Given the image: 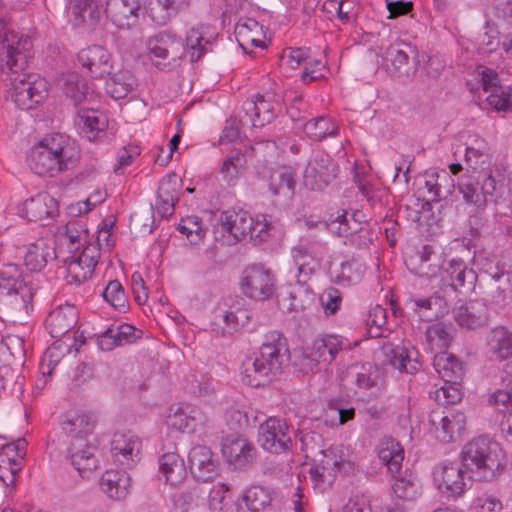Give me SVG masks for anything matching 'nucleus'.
<instances>
[{
  "label": "nucleus",
  "mask_w": 512,
  "mask_h": 512,
  "mask_svg": "<svg viewBox=\"0 0 512 512\" xmlns=\"http://www.w3.org/2000/svg\"><path fill=\"white\" fill-rule=\"evenodd\" d=\"M79 157L76 141L57 131L34 142L27 154V164L35 174L53 178L73 168Z\"/></svg>",
  "instance_id": "1"
},
{
  "label": "nucleus",
  "mask_w": 512,
  "mask_h": 512,
  "mask_svg": "<svg viewBox=\"0 0 512 512\" xmlns=\"http://www.w3.org/2000/svg\"><path fill=\"white\" fill-rule=\"evenodd\" d=\"M288 360L286 338L278 331L269 332L265 335L259 355L243 361L242 382L253 387L264 386L281 372Z\"/></svg>",
  "instance_id": "2"
},
{
  "label": "nucleus",
  "mask_w": 512,
  "mask_h": 512,
  "mask_svg": "<svg viewBox=\"0 0 512 512\" xmlns=\"http://www.w3.org/2000/svg\"><path fill=\"white\" fill-rule=\"evenodd\" d=\"M461 460L466 472L478 480H492L503 466L499 445L482 436L472 439L463 447Z\"/></svg>",
  "instance_id": "3"
},
{
  "label": "nucleus",
  "mask_w": 512,
  "mask_h": 512,
  "mask_svg": "<svg viewBox=\"0 0 512 512\" xmlns=\"http://www.w3.org/2000/svg\"><path fill=\"white\" fill-rule=\"evenodd\" d=\"M485 161L480 165V175H463L458 181V189L467 205L475 211L483 210L489 202H497L504 194V178H496L492 171H486Z\"/></svg>",
  "instance_id": "4"
},
{
  "label": "nucleus",
  "mask_w": 512,
  "mask_h": 512,
  "mask_svg": "<svg viewBox=\"0 0 512 512\" xmlns=\"http://www.w3.org/2000/svg\"><path fill=\"white\" fill-rule=\"evenodd\" d=\"M30 41L12 28L9 9L0 0V71L19 70L26 63Z\"/></svg>",
  "instance_id": "5"
},
{
  "label": "nucleus",
  "mask_w": 512,
  "mask_h": 512,
  "mask_svg": "<svg viewBox=\"0 0 512 512\" xmlns=\"http://www.w3.org/2000/svg\"><path fill=\"white\" fill-rule=\"evenodd\" d=\"M25 64H27V62ZM25 67L26 65L19 70L7 69L0 71V73L11 72L15 75L10 79V97L19 109L30 110L47 98L48 83L37 74L19 73L24 70Z\"/></svg>",
  "instance_id": "6"
},
{
  "label": "nucleus",
  "mask_w": 512,
  "mask_h": 512,
  "mask_svg": "<svg viewBox=\"0 0 512 512\" xmlns=\"http://www.w3.org/2000/svg\"><path fill=\"white\" fill-rule=\"evenodd\" d=\"M478 75L480 81L477 84L482 86V92L478 98L482 105L496 112H512V93L501 86L497 72L493 69L482 67L478 70ZM468 85L472 93L479 90L478 85L475 87L470 82H468Z\"/></svg>",
  "instance_id": "7"
},
{
  "label": "nucleus",
  "mask_w": 512,
  "mask_h": 512,
  "mask_svg": "<svg viewBox=\"0 0 512 512\" xmlns=\"http://www.w3.org/2000/svg\"><path fill=\"white\" fill-rule=\"evenodd\" d=\"M275 117L273 106L263 95L257 94L254 98L243 102L231 118L229 128H263L272 123Z\"/></svg>",
  "instance_id": "8"
},
{
  "label": "nucleus",
  "mask_w": 512,
  "mask_h": 512,
  "mask_svg": "<svg viewBox=\"0 0 512 512\" xmlns=\"http://www.w3.org/2000/svg\"><path fill=\"white\" fill-rule=\"evenodd\" d=\"M385 60L393 77L409 79L417 71V51L405 41H395L385 52Z\"/></svg>",
  "instance_id": "9"
},
{
  "label": "nucleus",
  "mask_w": 512,
  "mask_h": 512,
  "mask_svg": "<svg viewBox=\"0 0 512 512\" xmlns=\"http://www.w3.org/2000/svg\"><path fill=\"white\" fill-rule=\"evenodd\" d=\"M242 290L247 297L254 300L270 299L276 291L275 275L264 266H249L244 271Z\"/></svg>",
  "instance_id": "10"
},
{
  "label": "nucleus",
  "mask_w": 512,
  "mask_h": 512,
  "mask_svg": "<svg viewBox=\"0 0 512 512\" xmlns=\"http://www.w3.org/2000/svg\"><path fill=\"white\" fill-rule=\"evenodd\" d=\"M430 432L443 442H455L460 438L466 426V415L461 412H450L445 414L443 411L434 410L429 415Z\"/></svg>",
  "instance_id": "11"
},
{
  "label": "nucleus",
  "mask_w": 512,
  "mask_h": 512,
  "mask_svg": "<svg viewBox=\"0 0 512 512\" xmlns=\"http://www.w3.org/2000/svg\"><path fill=\"white\" fill-rule=\"evenodd\" d=\"M338 165L327 155L315 154L304 171V185L310 190H323L338 174Z\"/></svg>",
  "instance_id": "12"
},
{
  "label": "nucleus",
  "mask_w": 512,
  "mask_h": 512,
  "mask_svg": "<svg viewBox=\"0 0 512 512\" xmlns=\"http://www.w3.org/2000/svg\"><path fill=\"white\" fill-rule=\"evenodd\" d=\"M258 442L265 450L272 453L288 450L292 443L289 425L283 419L268 418L259 427Z\"/></svg>",
  "instance_id": "13"
},
{
  "label": "nucleus",
  "mask_w": 512,
  "mask_h": 512,
  "mask_svg": "<svg viewBox=\"0 0 512 512\" xmlns=\"http://www.w3.org/2000/svg\"><path fill=\"white\" fill-rule=\"evenodd\" d=\"M222 229L229 232L235 241L244 239L247 235L253 237L257 231L256 237L262 238V233L269 228V224L254 222L253 218L246 211H225L220 217Z\"/></svg>",
  "instance_id": "14"
},
{
  "label": "nucleus",
  "mask_w": 512,
  "mask_h": 512,
  "mask_svg": "<svg viewBox=\"0 0 512 512\" xmlns=\"http://www.w3.org/2000/svg\"><path fill=\"white\" fill-rule=\"evenodd\" d=\"M32 282L19 285L18 291L6 296L3 302L5 317L13 322L23 324L32 310V301L36 292Z\"/></svg>",
  "instance_id": "15"
},
{
  "label": "nucleus",
  "mask_w": 512,
  "mask_h": 512,
  "mask_svg": "<svg viewBox=\"0 0 512 512\" xmlns=\"http://www.w3.org/2000/svg\"><path fill=\"white\" fill-rule=\"evenodd\" d=\"M141 441L131 432H116L111 441V454L115 462L133 467L140 460Z\"/></svg>",
  "instance_id": "16"
},
{
  "label": "nucleus",
  "mask_w": 512,
  "mask_h": 512,
  "mask_svg": "<svg viewBox=\"0 0 512 512\" xmlns=\"http://www.w3.org/2000/svg\"><path fill=\"white\" fill-rule=\"evenodd\" d=\"M318 266V260L306 245L298 244L291 249L289 273L293 275L299 285L304 286L316 272Z\"/></svg>",
  "instance_id": "17"
},
{
  "label": "nucleus",
  "mask_w": 512,
  "mask_h": 512,
  "mask_svg": "<svg viewBox=\"0 0 512 512\" xmlns=\"http://www.w3.org/2000/svg\"><path fill=\"white\" fill-rule=\"evenodd\" d=\"M207 422L208 417L205 412L188 403L179 406L167 419L169 427L187 433L196 431L198 428L205 426Z\"/></svg>",
  "instance_id": "18"
},
{
  "label": "nucleus",
  "mask_w": 512,
  "mask_h": 512,
  "mask_svg": "<svg viewBox=\"0 0 512 512\" xmlns=\"http://www.w3.org/2000/svg\"><path fill=\"white\" fill-rule=\"evenodd\" d=\"M444 262L442 253L435 251L430 245H425L421 251L410 257L408 265L419 276L441 278Z\"/></svg>",
  "instance_id": "19"
},
{
  "label": "nucleus",
  "mask_w": 512,
  "mask_h": 512,
  "mask_svg": "<svg viewBox=\"0 0 512 512\" xmlns=\"http://www.w3.org/2000/svg\"><path fill=\"white\" fill-rule=\"evenodd\" d=\"M188 461L192 475L199 481L212 480L218 473V462L207 446L193 447L189 452Z\"/></svg>",
  "instance_id": "20"
},
{
  "label": "nucleus",
  "mask_w": 512,
  "mask_h": 512,
  "mask_svg": "<svg viewBox=\"0 0 512 512\" xmlns=\"http://www.w3.org/2000/svg\"><path fill=\"white\" fill-rule=\"evenodd\" d=\"M466 473L457 464H445L435 472V481L442 492L460 496L472 478L471 475L466 477Z\"/></svg>",
  "instance_id": "21"
},
{
  "label": "nucleus",
  "mask_w": 512,
  "mask_h": 512,
  "mask_svg": "<svg viewBox=\"0 0 512 512\" xmlns=\"http://www.w3.org/2000/svg\"><path fill=\"white\" fill-rule=\"evenodd\" d=\"M23 211L28 220L49 225L58 215V202L48 193H41L26 200Z\"/></svg>",
  "instance_id": "22"
},
{
  "label": "nucleus",
  "mask_w": 512,
  "mask_h": 512,
  "mask_svg": "<svg viewBox=\"0 0 512 512\" xmlns=\"http://www.w3.org/2000/svg\"><path fill=\"white\" fill-rule=\"evenodd\" d=\"M141 0H107L105 13L119 28H130L138 22Z\"/></svg>",
  "instance_id": "23"
},
{
  "label": "nucleus",
  "mask_w": 512,
  "mask_h": 512,
  "mask_svg": "<svg viewBox=\"0 0 512 512\" xmlns=\"http://www.w3.org/2000/svg\"><path fill=\"white\" fill-rule=\"evenodd\" d=\"M222 454L228 463L241 469L252 463L255 456L253 445L245 438L231 435L224 439Z\"/></svg>",
  "instance_id": "24"
},
{
  "label": "nucleus",
  "mask_w": 512,
  "mask_h": 512,
  "mask_svg": "<svg viewBox=\"0 0 512 512\" xmlns=\"http://www.w3.org/2000/svg\"><path fill=\"white\" fill-rule=\"evenodd\" d=\"M454 319L461 328L467 330L484 327L489 321L488 307L482 301H470L454 309Z\"/></svg>",
  "instance_id": "25"
},
{
  "label": "nucleus",
  "mask_w": 512,
  "mask_h": 512,
  "mask_svg": "<svg viewBox=\"0 0 512 512\" xmlns=\"http://www.w3.org/2000/svg\"><path fill=\"white\" fill-rule=\"evenodd\" d=\"M78 60L94 78H103L110 74L112 70L110 53L99 45L81 50L78 54Z\"/></svg>",
  "instance_id": "26"
},
{
  "label": "nucleus",
  "mask_w": 512,
  "mask_h": 512,
  "mask_svg": "<svg viewBox=\"0 0 512 512\" xmlns=\"http://www.w3.org/2000/svg\"><path fill=\"white\" fill-rule=\"evenodd\" d=\"M345 339L339 335L326 334L317 337L309 348L307 357L317 363L330 364L342 351Z\"/></svg>",
  "instance_id": "27"
},
{
  "label": "nucleus",
  "mask_w": 512,
  "mask_h": 512,
  "mask_svg": "<svg viewBox=\"0 0 512 512\" xmlns=\"http://www.w3.org/2000/svg\"><path fill=\"white\" fill-rule=\"evenodd\" d=\"M68 452L71 464L81 475L97 468L96 447L89 443L87 438L76 437L71 441Z\"/></svg>",
  "instance_id": "28"
},
{
  "label": "nucleus",
  "mask_w": 512,
  "mask_h": 512,
  "mask_svg": "<svg viewBox=\"0 0 512 512\" xmlns=\"http://www.w3.org/2000/svg\"><path fill=\"white\" fill-rule=\"evenodd\" d=\"M100 486L109 498L123 500L129 494L131 479L125 471L107 470L101 477Z\"/></svg>",
  "instance_id": "29"
},
{
  "label": "nucleus",
  "mask_w": 512,
  "mask_h": 512,
  "mask_svg": "<svg viewBox=\"0 0 512 512\" xmlns=\"http://www.w3.org/2000/svg\"><path fill=\"white\" fill-rule=\"evenodd\" d=\"M77 323V312L71 305L59 306L51 311L46 319V326L53 338L68 333Z\"/></svg>",
  "instance_id": "30"
},
{
  "label": "nucleus",
  "mask_w": 512,
  "mask_h": 512,
  "mask_svg": "<svg viewBox=\"0 0 512 512\" xmlns=\"http://www.w3.org/2000/svg\"><path fill=\"white\" fill-rule=\"evenodd\" d=\"M56 257L52 242L45 238L37 239L31 243L24 256V264L30 271H40Z\"/></svg>",
  "instance_id": "31"
},
{
  "label": "nucleus",
  "mask_w": 512,
  "mask_h": 512,
  "mask_svg": "<svg viewBox=\"0 0 512 512\" xmlns=\"http://www.w3.org/2000/svg\"><path fill=\"white\" fill-rule=\"evenodd\" d=\"M66 13L73 26L79 27L99 18L100 9L97 0H68Z\"/></svg>",
  "instance_id": "32"
},
{
  "label": "nucleus",
  "mask_w": 512,
  "mask_h": 512,
  "mask_svg": "<svg viewBox=\"0 0 512 512\" xmlns=\"http://www.w3.org/2000/svg\"><path fill=\"white\" fill-rule=\"evenodd\" d=\"M378 457L394 477L400 474L404 449L398 441L391 437L383 438L378 446Z\"/></svg>",
  "instance_id": "33"
},
{
  "label": "nucleus",
  "mask_w": 512,
  "mask_h": 512,
  "mask_svg": "<svg viewBox=\"0 0 512 512\" xmlns=\"http://www.w3.org/2000/svg\"><path fill=\"white\" fill-rule=\"evenodd\" d=\"M60 87L65 97L74 105L82 103L92 92L87 79L76 72L64 74L60 80Z\"/></svg>",
  "instance_id": "34"
},
{
  "label": "nucleus",
  "mask_w": 512,
  "mask_h": 512,
  "mask_svg": "<svg viewBox=\"0 0 512 512\" xmlns=\"http://www.w3.org/2000/svg\"><path fill=\"white\" fill-rule=\"evenodd\" d=\"M476 279L473 270L468 269L462 261H451L441 272L440 281L444 286H451L454 290H459L466 284L472 285Z\"/></svg>",
  "instance_id": "35"
},
{
  "label": "nucleus",
  "mask_w": 512,
  "mask_h": 512,
  "mask_svg": "<svg viewBox=\"0 0 512 512\" xmlns=\"http://www.w3.org/2000/svg\"><path fill=\"white\" fill-rule=\"evenodd\" d=\"M235 34L239 45L247 51L250 47L264 48L263 27L255 19L241 20L235 28Z\"/></svg>",
  "instance_id": "36"
},
{
  "label": "nucleus",
  "mask_w": 512,
  "mask_h": 512,
  "mask_svg": "<svg viewBox=\"0 0 512 512\" xmlns=\"http://www.w3.org/2000/svg\"><path fill=\"white\" fill-rule=\"evenodd\" d=\"M486 344L489 353L500 361L512 356V333L503 326L495 327L488 333Z\"/></svg>",
  "instance_id": "37"
},
{
  "label": "nucleus",
  "mask_w": 512,
  "mask_h": 512,
  "mask_svg": "<svg viewBox=\"0 0 512 512\" xmlns=\"http://www.w3.org/2000/svg\"><path fill=\"white\" fill-rule=\"evenodd\" d=\"M381 350L387 362L395 369L406 373H414L418 370V362L411 359L404 346L386 342L382 345Z\"/></svg>",
  "instance_id": "38"
},
{
  "label": "nucleus",
  "mask_w": 512,
  "mask_h": 512,
  "mask_svg": "<svg viewBox=\"0 0 512 512\" xmlns=\"http://www.w3.org/2000/svg\"><path fill=\"white\" fill-rule=\"evenodd\" d=\"M182 47L180 39L169 32L158 33L147 41V49L151 58L164 60L171 52H179Z\"/></svg>",
  "instance_id": "39"
},
{
  "label": "nucleus",
  "mask_w": 512,
  "mask_h": 512,
  "mask_svg": "<svg viewBox=\"0 0 512 512\" xmlns=\"http://www.w3.org/2000/svg\"><path fill=\"white\" fill-rule=\"evenodd\" d=\"M160 472L167 483L175 486L181 483L187 476L184 461L174 452L163 454L159 461Z\"/></svg>",
  "instance_id": "40"
},
{
  "label": "nucleus",
  "mask_w": 512,
  "mask_h": 512,
  "mask_svg": "<svg viewBox=\"0 0 512 512\" xmlns=\"http://www.w3.org/2000/svg\"><path fill=\"white\" fill-rule=\"evenodd\" d=\"M433 365L444 382L461 380L464 374L461 362L445 351L435 355Z\"/></svg>",
  "instance_id": "41"
},
{
  "label": "nucleus",
  "mask_w": 512,
  "mask_h": 512,
  "mask_svg": "<svg viewBox=\"0 0 512 512\" xmlns=\"http://www.w3.org/2000/svg\"><path fill=\"white\" fill-rule=\"evenodd\" d=\"M136 85L134 75L128 70H123L115 73L106 81V92L113 99L119 100L131 93Z\"/></svg>",
  "instance_id": "42"
},
{
  "label": "nucleus",
  "mask_w": 512,
  "mask_h": 512,
  "mask_svg": "<svg viewBox=\"0 0 512 512\" xmlns=\"http://www.w3.org/2000/svg\"><path fill=\"white\" fill-rule=\"evenodd\" d=\"M270 189L274 195L291 198L295 189L294 172L290 167L275 170L270 177Z\"/></svg>",
  "instance_id": "43"
},
{
  "label": "nucleus",
  "mask_w": 512,
  "mask_h": 512,
  "mask_svg": "<svg viewBox=\"0 0 512 512\" xmlns=\"http://www.w3.org/2000/svg\"><path fill=\"white\" fill-rule=\"evenodd\" d=\"M356 386L360 389H372L377 387L381 381V373L379 369L371 364L352 365L350 368Z\"/></svg>",
  "instance_id": "44"
},
{
  "label": "nucleus",
  "mask_w": 512,
  "mask_h": 512,
  "mask_svg": "<svg viewBox=\"0 0 512 512\" xmlns=\"http://www.w3.org/2000/svg\"><path fill=\"white\" fill-rule=\"evenodd\" d=\"M31 282L22 274L17 265L9 264L0 268V297H6L18 291L19 285Z\"/></svg>",
  "instance_id": "45"
},
{
  "label": "nucleus",
  "mask_w": 512,
  "mask_h": 512,
  "mask_svg": "<svg viewBox=\"0 0 512 512\" xmlns=\"http://www.w3.org/2000/svg\"><path fill=\"white\" fill-rule=\"evenodd\" d=\"M94 426V420L88 415L66 416V419L62 422L63 430L72 437V440L76 437L86 438L87 435L92 433Z\"/></svg>",
  "instance_id": "46"
},
{
  "label": "nucleus",
  "mask_w": 512,
  "mask_h": 512,
  "mask_svg": "<svg viewBox=\"0 0 512 512\" xmlns=\"http://www.w3.org/2000/svg\"><path fill=\"white\" fill-rule=\"evenodd\" d=\"M325 9L328 7L336 11L338 20L346 25L353 23L359 14L360 2L359 0H327L323 6Z\"/></svg>",
  "instance_id": "47"
},
{
  "label": "nucleus",
  "mask_w": 512,
  "mask_h": 512,
  "mask_svg": "<svg viewBox=\"0 0 512 512\" xmlns=\"http://www.w3.org/2000/svg\"><path fill=\"white\" fill-rule=\"evenodd\" d=\"M225 483L213 485L209 493V506L215 512H232L233 500Z\"/></svg>",
  "instance_id": "48"
},
{
  "label": "nucleus",
  "mask_w": 512,
  "mask_h": 512,
  "mask_svg": "<svg viewBox=\"0 0 512 512\" xmlns=\"http://www.w3.org/2000/svg\"><path fill=\"white\" fill-rule=\"evenodd\" d=\"M178 13V4L175 0H155L149 9V15L158 25L167 24Z\"/></svg>",
  "instance_id": "49"
},
{
  "label": "nucleus",
  "mask_w": 512,
  "mask_h": 512,
  "mask_svg": "<svg viewBox=\"0 0 512 512\" xmlns=\"http://www.w3.org/2000/svg\"><path fill=\"white\" fill-rule=\"evenodd\" d=\"M243 500L251 512H260L270 505L271 495L262 486H251L244 493Z\"/></svg>",
  "instance_id": "50"
},
{
  "label": "nucleus",
  "mask_w": 512,
  "mask_h": 512,
  "mask_svg": "<svg viewBox=\"0 0 512 512\" xmlns=\"http://www.w3.org/2000/svg\"><path fill=\"white\" fill-rule=\"evenodd\" d=\"M426 340L430 345L431 350H439L443 352L446 350L452 340L450 330L442 323H436L429 326L426 330Z\"/></svg>",
  "instance_id": "51"
},
{
  "label": "nucleus",
  "mask_w": 512,
  "mask_h": 512,
  "mask_svg": "<svg viewBox=\"0 0 512 512\" xmlns=\"http://www.w3.org/2000/svg\"><path fill=\"white\" fill-rule=\"evenodd\" d=\"M461 380L444 382V385L430 392V396L441 405H450L459 402L463 393L461 390Z\"/></svg>",
  "instance_id": "52"
},
{
  "label": "nucleus",
  "mask_w": 512,
  "mask_h": 512,
  "mask_svg": "<svg viewBox=\"0 0 512 512\" xmlns=\"http://www.w3.org/2000/svg\"><path fill=\"white\" fill-rule=\"evenodd\" d=\"M321 458L318 460L317 465L324 470L329 471L336 475L342 467L349 464L342 455V449L339 446H332L327 450L320 452Z\"/></svg>",
  "instance_id": "53"
},
{
  "label": "nucleus",
  "mask_w": 512,
  "mask_h": 512,
  "mask_svg": "<svg viewBox=\"0 0 512 512\" xmlns=\"http://www.w3.org/2000/svg\"><path fill=\"white\" fill-rule=\"evenodd\" d=\"M63 237L68 243L70 252H77L82 243L87 240V230L81 221L72 220L66 224Z\"/></svg>",
  "instance_id": "54"
},
{
  "label": "nucleus",
  "mask_w": 512,
  "mask_h": 512,
  "mask_svg": "<svg viewBox=\"0 0 512 512\" xmlns=\"http://www.w3.org/2000/svg\"><path fill=\"white\" fill-rule=\"evenodd\" d=\"M104 300L119 311H125L128 306L127 297L121 283L117 280H112L108 283L102 292Z\"/></svg>",
  "instance_id": "55"
},
{
  "label": "nucleus",
  "mask_w": 512,
  "mask_h": 512,
  "mask_svg": "<svg viewBox=\"0 0 512 512\" xmlns=\"http://www.w3.org/2000/svg\"><path fill=\"white\" fill-rule=\"evenodd\" d=\"M105 125L106 116L94 109H80L74 118V126L77 128H97Z\"/></svg>",
  "instance_id": "56"
},
{
  "label": "nucleus",
  "mask_w": 512,
  "mask_h": 512,
  "mask_svg": "<svg viewBox=\"0 0 512 512\" xmlns=\"http://www.w3.org/2000/svg\"><path fill=\"white\" fill-rule=\"evenodd\" d=\"M178 230L185 234L187 239L192 244H197L204 239L206 235V229L201 226V223L196 216L187 217L182 219L179 223Z\"/></svg>",
  "instance_id": "57"
},
{
  "label": "nucleus",
  "mask_w": 512,
  "mask_h": 512,
  "mask_svg": "<svg viewBox=\"0 0 512 512\" xmlns=\"http://www.w3.org/2000/svg\"><path fill=\"white\" fill-rule=\"evenodd\" d=\"M208 41L204 40L202 33L192 28L186 36L185 49L190 52V60L192 62L198 61L205 51V45Z\"/></svg>",
  "instance_id": "58"
},
{
  "label": "nucleus",
  "mask_w": 512,
  "mask_h": 512,
  "mask_svg": "<svg viewBox=\"0 0 512 512\" xmlns=\"http://www.w3.org/2000/svg\"><path fill=\"white\" fill-rule=\"evenodd\" d=\"M394 494L403 500H414L419 495V486L415 479L399 477L396 478L393 484Z\"/></svg>",
  "instance_id": "59"
},
{
  "label": "nucleus",
  "mask_w": 512,
  "mask_h": 512,
  "mask_svg": "<svg viewBox=\"0 0 512 512\" xmlns=\"http://www.w3.org/2000/svg\"><path fill=\"white\" fill-rule=\"evenodd\" d=\"M0 454L12 461L14 464V470H21L24 456L26 454L25 439L20 438L13 443L4 445Z\"/></svg>",
  "instance_id": "60"
},
{
  "label": "nucleus",
  "mask_w": 512,
  "mask_h": 512,
  "mask_svg": "<svg viewBox=\"0 0 512 512\" xmlns=\"http://www.w3.org/2000/svg\"><path fill=\"white\" fill-rule=\"evenodd\" d=\"M358 224L355 220H353V225L350 224V221L347 218V212L343 211L342 213H338V215L331 219L327 223V228L333 234L338 236H347L352 234L357 230Z\"/></svg>",
  "instance_id": "61"
},
{
  "label": "nucleus",
  "mask_w": 512,
  "mask_h": 512,
  "mask_svg": "<svg viewBox=\"0 0 512 512\" xmlns=\"http://www.w3.org/2000/svg\"><path fill=\"white\" fill-rule=\"evenodd\" d=\"M89 267H84V264L79 263L72 257L67 261V275L66 279L69 284H81L89 279L93 272Z\"/></svg>",
  "instance_id": "62"
},
{
  "label": "nucleus",
  "mask_w": 512,
  "mask_h": 512,
  "mask_svg": "<svg viewBox=\"0 0 512 512\" xmlns=\"http://www.w3.org/2000/svg\"><path fill=\"white\" fill-rule=\"evenodd\" d=\"M73 253V259H75L81 264H84V267H89L88 269L91 272H94V269L100 257V249L97 245H95L94 243H89L82 249L80 253Z\"/></svg>",
  "instance_id": "63"
},
{
  "label": "nucleus",
  "mask_w": 512,
  "mask_h": 512,
  "mask_svg": "<svg viewBox=\"0 0 512 512\" xmlns=\"http://www.w3.org/2000/svg\"><path fill=\"white\" fill-rule=\"evenodd\" d=\"M180 186L181 180L176 175H171L167 178H164L159 185L157 198L177 201Z\"/></svg>",
  "instance_id": "64"
}]
</instances>
